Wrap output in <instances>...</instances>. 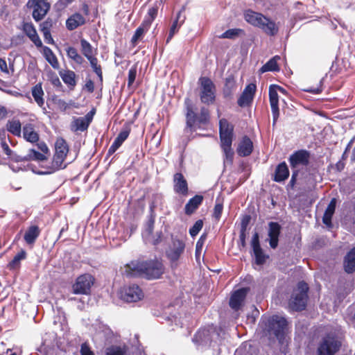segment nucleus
<instances>
[{
	"label": "nucleus",
	"instance_id": "obj_1",
	"mask_svg": "<svg viewBox=\"0 0 355 355\" xmlns=\"http://www.w3.org/2000/svg\"><path fill=\"white\" fill-rule=\"evenodd\" d=\"M260 326L269 337H275L279 341L284 338L287 321L285 318L274 315L270 317H262Z\"/></svg>",
	"mask_w": 355,
	"mask_h": 355
},
{
	"label": "nucleus",
	"instance_id": "obj_2",
	"mask_svg": "<svg viewBox=\"0 0 355 355\" xmlns=\"http://www.w3.org/2000/svg\"><path fill=\"white\" fill-rule=\"evenodd\" d=\"M186 106V119L187 129H189L191 132L196 130V126L198 128L202 124H205L209 121V112L208 109L205 107H201L200 113L198 116L193 109V105L189 98H186L184 101Z\"/></svg>",
	"mask_w": 355,
	"mask_h": 355
},
{
	"label": "nucleus",
	"instance_id": "obj_3",
	"mask_svg": "<svg viewBox=\"0 0 355 355\" xmlns=\"http://www.w3.org/2000/svg\"><path fill=\"white\" fill-rule=\"evenodd\" d=\"M221 329H218L214 325L200 329L193 338V341L199 345L214 346L213 343L220 342Z\"/></svg>",
	"mask_w": 355,
	"mask_h": 355
},
{
	"label": "nucleus",
	"instance_id": "obj_4",
	"mask_svg": "<svg viewBox=\"0 0 355 355\" xmlns=\"http://www.w3.org/2000/svg\"><path fill=\"white\" fill-rule=\"evenodd\" d=\"M308 284L302 281L297 284V288L293 291L289 301L291 309L298 311L304 310L306 306L308 300Z\"/></svg>",
	"mask_w": 355,
	"mask_h": 355
},
{
	"label": "nucleus",
	"instance_id": "obj_5",
	"mask_svg": "<svg viewBox=\"0 0 355 355\" xmlns=\"http://www.w3.org/2000/svg\"><path fill=\"white\" fill-rule=\"evenodd\" d=\"M340 347L341 342L337 336L331 334H327L318 343L316 355H334Z\"/></svg>",
	"mask_w": 355,
	"mask_h": 355
},
{
	"label": "nucleus",
	"instance_id": "obj_6",
	"mask_svg": "<svg viewBox=\"0 0 355 355\" xmlns=\"http://www.w3.org/2000/svg\"><path fill=\"white\" fill-rule=\"evenodd\" d=\"M144 278L154 280L161 278L164 272V266L157 259L144 261Z\"/></svg>",
	"mask_w": 355,
	"mask_h": 355
},
{
	"label": "nucleus",
	"instance_id": "obj_7",
	"mask_svg": "<svg viewBox=\"0 0 355 355\" xmlns=\"http://www.w3.org/2000/svg\"><path fill=\"white\" fill-rule=\"evenodd\" d=\"M200 83V98L202 103L207 105L212 104L215 101V86L210 78L201 77Z\"/></svg>",
	"mask_w": 355,
	"mask_h": 355
},
{
	"label": "nucleus",
	"instance_id": "obj_8",
	"mask_svg": "<svg viewBox=\"0 0 355 355\" xmlns=\"http://www.w3.org/2000/svg\"><path fill=\"white\" fill-rule=\"evenodd\" d=\"M26 6L32 10V17L36 22L42 20L51 8L47 0H28Z\"/></svg>",
	"mask_w": 355,
	"mask_h": 355
},
{
	"label": "nucleus",
	"instance_id": "obj_9",
	"mask_svg": "<svg viewBox=\"0 0 355 355\" xmlns=\"http://www.w3.org/2000/svg\"><path fill=\"white\" fill-rule=\"evenodd\" d=\"M94 281V277L89 274L80 275L72 285L73 293L76 295L89 294Z\"/></svg>",
	"mask_w": 355,
	"mask_h": 355
},
{
	"label": "nucleus",
	"instance_id": "obj_10",
	"mask_svg": "<svg viewBox=\"0 0 355 355\" xmlns=\"http://www.w3.org/2000/svg\"><path fill=\"white\" fill-rule=\"evenodd\" d=\"M254 257V263L262 266L269 259L270 257L261 248L258 232H254L250 242Z\"/></svg>",
	"mask_w": 355,
	"mask_h": 355
},
{
	"label": "nucleus",
	"instance_id": "obj_11",
	"mask_svg": "<svg viewBox=\"0 0 355 355\" xmlns=\"http://www.w3.org/2000/svg\"><path fill=\"white\" fill-rule=\"evenodd\" d=\"M120 297L126 302H136L144 297V293L138 285L132 284L121 291Z\"/></svg>",
	"mask_w": 355,
	"mask_h": 355
},
{
	"label": "nucleus",
	"instance_id": "obj_12",
	"mask_svg": "<svg viewBox=\"0 0 355 355\" xmlns=\"http://www.w3.org/2000/svg\"><path fill=\"white\" fill-rule=\"evenodd\" d=\"M311 153L306 150H298L290 155L288 161L292 169L298 166H306L309 164Z\"/></svg>",
	"mask_w": 355,
	"mask_h": 355
},
{
	"label": "nucleus",
	"instance_id": "obj_13",
	"mask_svg": "<svg viewBox=\"0 0 355 355\" xmlns=\"http://www.w3.org/2000/svg\"><path fill=\"white\" fill-rule=\"evenodd\" d=\"M144 261L133 260L124 266L122 273L128 277H144Z\"/></svg>",
	"mask_w": 355,
	"mask_h": 355
},
{
	"label": "nucleus",
	"instance_id": "obj_14",
	"mask_svg": "<svg viewBox=\"0 0 355 355\" xmlns=\"http://www.w3.org/2000/svg\"><path fill=\"white\" fill-rule=\"evenodd\" d=\"M220 144H232L234 127L225 119L219 121Z\"/></svg>",
	"mask_w": 355,
	"mask_h": 355
},
{
	"label": "nucleus",
	"instance_id": "obj_15",
	"mask_svg": "<svg viewBox=\"0 0 355 355\" xmlns=\"http://www.w3.org/2000/svg\"><path fill=\"white\" fill-rule=\"evenodd\" d=\"M249 291L250 288L247 287L236 290L230 297V306L234 311H239L242 306Z\"/></svg>",
	"mask_w": 355,
	"mask_h": 355
},
{
	"label": "nucleus",
	"instance_id": "obj_16",
	"mask_svg": "<svg viewBox=\"0 0 355 355\" xmlns=\"http://www.w3.org/2000/svg\"><path fill=\"white\" fill-rule=\"evenodd\" d=\"M22 31L37 48L42 46V40L32 22H24L22 24Z\"/></svg>",
	"mask_w": 355,
	"mask_h": 355
},
{
	"label": "nucleus",
	"instance_id": "obj_17",
	"mask_svg": "<svg viewBox=\"0 0 355 355\" xmlns=\"http://www.w3.org/2000/svg\"><path fill=\"white\" fill-rule=\"evenodd\" d=\"M281 229V225L277 222H270L268 223V241L270 248L272 249H275L278 245Z\"/></svg>",
	"mask_w": 355,
	"mask_h": 355
},
{
	"label": "nucleus",
	"instance_id": "obj_18",
	"mask_svg": "<svg viewBox=\"0 0 355 355\" xmlns=\"http://www.w3.org/2000/svg\"><path fill=\"white\" fill-rule=\"evenodd\" d=\"M245 20L252 26L259 28L263 21H266V17L260 12L247 10L244 12Z\"/></svg>",
	"mask_w": 355,
	"mask_h": 355
},
{
	"label": "nucleus",
	"instance_id": "obj_19",
	"mask_svg": "<svg viewBox=\"0 0 355 355\" xmlns=\"http://www.w3.org/2000/svg\"><path fill=\"white\" fill-rule=\"evenodd\" d=\"M173 189L176 193L185 196L188 193V184L181 173H176L173 176Z\"/></svg>",
	"mask_w": 355,
	"mask_h": 355
},
{
	"label": "nucleus",
	"instance_id": "obj_20",
	"mask_svg": "<svg viewBox=\"0 0 355 355\" xmlns=\"http://www.w3.org/2000/svg\"><path fill=\"white\" fill-rule=\"evenodd\" d=\"M185 248L184 243L180 239H173L172 247L168 252V257L172 261L179 259Z\"/></svg>",
	"mask_w": 355,
	"mask_h": 355
},
{
	"label": "nucleus",
	"instance_id": "obj_21",
	"mask_svg": "<svg viewBox=\"0 0 355 355\" xmlns=\"http://www.w3.org/2000/svg\"><path fill=\"white\" fill-rule=\"evenodd\" d=\"M253 150V143L248 137L244 136L239 143L236 153L240 157L249 156Z\"/></svg>",
	"mask_w": 355,
	"mask_h": 355
},
{
	"label": "nucleus",
	"instance_id": "obj_22",
	"mask_svg": "<svg viewBox=\"0 0 355 355\" xmlns=\"http://www.w3.org/2000/svg\"><path fill=\"white\" fill-rule=\"evenodd\" d=\"M259 28L268 36H275L279 32L278 25L267 17L266 21H263Z\"/></svg>",
	"mask_w": 355,
	"mask_h": 355
},
{
	"label": "nucleus",
	"instance_id": "obj_23",
	"mask_svg": "<svg viewBox=\"0 0 355 355\" xmlns=\"http://www.w3.org/2000/svg\"><path fill=\"white\" fill-rule=\"evenodd\" d=\"M203 201V197L200 195H196L190 198L184 207V212L187 215H191L198 208Z\"/></svg>",
	"mask_w": 355,
	"mask_h": 355
},
{
	"label": "nucleus",
	"instance_id": "obj_24",
	"mask_svg": "<svg viewBox=\"0 0 355 355\" xmlns=\"http://www.w3.org/2000/svg\"><path fill=\"white\" fill-rule=\"evenodd\" d=\"M85 19L80 13H75L70 16L66 21V26L68 30L73 31L78 26L85 24Z\"/></svg>",
	"mask_w": 355,
	"mask_h": 355
},
{
	"label": "nucleus",
	"instance_id": "obj_25",
	"mask_svg": "<svg viewBox=\"0 0 355 355\" xmlns=\"http://www.w3.org/2000/svg\"><path fill=\"white\" fill-rule=\"evenodd\" d=\"M289 176V170L285 162L279 164L275 169L274 180L281 182L286 180Z\"/></svg>",
	"mask_w": 355,
	"mask_h": 355
},
{
	"label": "nucleus",
	"instance_id": "obj_26",
	"mask_svg": "<svg viewBox=\"0 0 355 355\" xmlns=\"http://www.w3.org/2000/svg\"><path fill=\"white\" fill-rule=\"evenodd\" d=\"M23 136L27 141L31 143H35L39 141V135L31 123H26L23 127Z\"/></svg>",
	"mask_w": 355,
	"mask_h": 355
},
{
	"label": "nucleus",
	"instance_id": "obj_27",
	"mask_svg": "<svg viewBox=\"0 0 355 355\" xmlns=\"http://www.w3.org/2000/svg\"><path fill=\"white\" fill-rule=\"evenodd\" d=\"M344 268L347 273H352L355 271V247L345 257Z\"/></svg>",
	"mask_w": 355,
	"mask_h": 355
},
{
	"label": "nucleus",
	"instance_id": "obj_28",
	"mask_svg": "<svg viewBox=\"0 0 355 355\" xmlns=\"http://www.w3.org/2000/svg\"><path fill=\"white\" fill-rule=\"evenodd\" d=\"M336 205V200L335 198H332L324 213L322 222L327 226L331 225V218L335 212Z\"/></svg>",
	"mask_w": 355,
	"mask_h": 355
},
{
	"label": "nucleus",
	"instance_id": "obj_29",
	"mask_svg": "<svg viewBox=\"0 0 355 355\" xmlns=\"http://www.w3.org/2000/svg\"><path fill=\"white\" fill-rule=\"evenodd\" d=\"M268 93L271 112H275L277 109H279V96L276 85H271L270 86Z\"/></svg>",
	"mask_w": 355,
	"mask_h": 355
},
{
	"label": "nucleus",
	"instance_id": "obj_30",
	"mask_svg": "<svg viewBox=\"0 0 355 355\" xmlns=\"http://www.w3.org/2000/svg\"><path fill=\"white\" fill-rule=\"evenodd\" d=\"M32 96L38 105L39 107H42L44 110H45V107H43L44 104V100L43 98L44 91L42 87V85L40 83L37 84L32 88Z\"/></svg>",
	"mask_w": 355,
	"mask_h": 355
},
{
	"label": "nucleus",
	"instance_id": "obj_31",
	"mask_svg": "<svg viewBox=\"0 0 355 355\" xmlns=\"http://www.w3.org/2000/svg\"><path fill=\"white\" fill-rule=\"evenodd\" d=\"M40 234L39 227L36 225L31 226L25 232L24 239L27 244H33Z\"/></svg>",
	"mask_w": 355,
	"mask_h": 355
},
{
	"label": "nucleus",
	"instance_id": "obj_32",
	"mask_svg": "<svg viewBox=\"0 0 355 355\" xmlns=\"http://www.w3.org/2000/svg\"><path fill=\"white\" fill-rule=\"evenodd\" d=\"M65 158L66 157L62 155H54L51 171L48 172H41L40 174H49L60 169L64 168L67 166L66 164H63Z\"/></svg>",
	"mask_w": 355,
	"mask_h": 355
},
{
	"label": "nucleus",
	"instance_id": "obj_33",
	"mask_svg": "<svg viewBox=\"0 0 355 355\" xmlns=\"http://www.w3.org/2000/svg\"><path fill=\"white\" fill-rule=\"evenodd\" d=\"M236 80L232 76H229L225 78V86L223 88V95L225 98H230L233 92L236 90Z\"/></svg>",
	"mask_w": 355,
	"mask_h": 355
},
{
	"label": "nucleus",
	"instance_id": "obj_34",
	"mask_svg": "<svg viewBox=\"0 0 355 355\" xmlns=\"http://www.w3.org/2000/svg\"><path fill=\"white\" fill-rule=\"evenodd\" d=\"M279 59L280 57L279 55H275V57L272 58L261 67L260 71L261 73H265L267 71H279V67L277 64V60Z\"/></svg>",
	"mask_w": 355,
	"mask_h": 355
},
{
	"label": "nucleus",
	"instance_id": "obj_35",
	"mask_svg": "<svg viewBox=\"0 0 355 355\" xmlns=\"http://www.w3.org/2000/svg\"><path fill=\"white\" fill-rule=\"evenodd\" d=\"M89 124L84 117H78L72 121L71 130L73 131L84 132L87 130Z\"/></svg>",
	"mask_w": 355,
	"mask_h": 355
},
{
	"label": "nucleus",
	"instance_id": "obj_36",
	"mask_svg": "<svg viewBox=\"0 0 355 355\" xmlns=\"http://www.w3.org/2000/svg\"><path fill=\"white\" fill-rule=\"evenodd\" d=\"M26 258V252L24 250H21L20 252H19L12 259L11 261H10L8 265L7 268L10 270H15L20 266V262L21 261L25 259Z\"/></svg>",
	"mask_w": 355,
	"mask_h": 355
},
{
	"label": "nucleus",
	"instance_id": "obj_37",
	"mask_svg": "<svg viewBox=\"0 0 355 355\" xmlns=\"http://www.w3.org/2000/svg\"><path fill=\"white\" fill-rule=\"evenodd\" d=\"M224 153V164L232 165L234 159V150L232 148V144H220Z\"/></svg>",
	"mask_w": 355,
	"mask_h": 355
},
{
	"label": "nucleus",
	"instance_id": "obj_38",
	"mask_svg": "<svg viewBox=\"0 0 355 355\" xmlns=\"http://www.w3.org/2000/svg\"><path fill=\"white\" fill-rule=\"evenodd\" d=\"M43 48V54L46 61L54 68L57 69L59 67L58 59L52 50L48 46H42Z\"/></svg>",
	"mask_w": 355,
	"mask_h": 355
},
{
	"label": "nucleus",
	"instance_id": "obj_39",
	"mask_svg": "<svg viewBox=\"0 0 355 355\" xmlns=\"http://www.w3.org/2000/svg\"><path fill=\"white\" fill-rule=\"evenodd\" d=\"M55 155L67 157L69 151V146L64 139L59 138L56 140L55 144Z\"/></svg>",
	"mask_w": 355,
	"mask_h": 355
},
{
	"label": "nucleus",
	"instance_id": "obj_40",
	"mask_svg": "<svg viewBox=\"0 0 355 355\" xmlns=\"http://www.w3.org/2000/svg\"><path fill=\"white\" fill-rule=\"evenodd\" d=\"M66 52L67 56L73 60L76 63L82 64L85 62L83 57L78 53L76 48L73 46H69L66 49Z\"/></svg>",
	"mask_w": 355,
	"mask_h": 355
},
{
	"label": "nucleus",
	"instance_id": "obj_41",
	"mask_svg": "<svg viewBox=\"0 0 355 355\" xmlns=\"http://www.w3.org/2000/svg\"><path fill=\"white\" fill-rule=\"evenodd\" d=\"M26 161H37L41 162L46 159V157L43 153L31 148L28 150V154L25 156Z\"/></svg>",
	"mask_w": 355,
	"mask_h": 355
},
{
	"label": "nucleus",
	"instance_id": "obj_42",
	"mask_svg": "<svg viewBox=\"0 0 355 355\" xmlns=\"http://www.w3.org/2000/svg\"><path fill=\"white\" fill-rule=\"evenodd\" d=\"M7 130L15 136H20L21 125L19 120L9 121L7 123Z\"/></svg>",
	"mask_w": 355,
	"mask_h": 355
},
{
	"label": "nucleus",
	"instance_id": "obj_43",
	"mask_svg": "<svg viewBox=\"0 0 355 355\" xmlns=\"http://www.w3.org/2000/svg\"><path fill=\"white\" fill-rule=\"evenodd\" d=\"M150 26L144 25V22L136 29L135 34L133 35L131 42L133 45L136 44L137 41L141 40L144 34L148 31Z\"/></svg>",
	"mask_w": 355,
	"mask_h": 355
},
{
	"label": "nucleus",
	"instance_id": "obj_44",
	"mask_svg": "<svg viewBox=\"0 0 355 355\" xmlns=\"http://www.w3.org/2000/svg\"><path fill=\"white\" fill-rule=\"evenodd\" d=\"M81 52L87 59L94 57L93 47L91 44L85 39L80 40Z\"/></svg>",
	"mask_w": 355,
	"mask_h": 355
},
{
	"label": "nucleus",
	"instance_id": "obj_45",
	"mask_svg": "<svg viewBox=\"0 0 355 355\" xmlns=\"http://www.w3.org/2000/svg\"><path fill=\"white\" fill-rule=\"evenodd\" d=\"M158 12V8L157 6L150 7L148 10L147 15L145 17L143 22L144 25L151 26L153 20L156 18Z\"/></svg>",
	"mask_w": 355,
	"mask_h": 355
},
{
	"label": "nucleus",
	"instance_id": "obj_46",
	"mask_svg": "<svg viewBox=\"0 0 355 355\" xmlns=\"http://www.w3.org/2000/svg\"><path fill=\"white\" fill-rule=\"evenodd\" d=\"M295 8L299 10V12L295 13L293 15V18L295 20H301L306 18V12L307 10V7L303 5L301 2L297 1L294 5Z\"/></svg>",
	"mask_w": 355,
	"mask_h": 355
},
{
	"label": "nucleus",
	"instance_id": "obj_47",
	"mask_svg": "<svg viewBox=\"0 0 355 355\" xmlns=\"http://www.w3.org/2000/svg\"><path fill=\"white\" fill-rule=\"evenodd\" d=\"M180 17H181V12H178L175 20L173 22V24L171 25L168 36L166 39L167 43L172 39L174 34L178 31V28L180 27V26L184 22V19H182V21H180V22H179Z\"/></svg>",
	"mask_w": 355,
	"mask_h": 355
},
{
	"label": "nucleus",
	"instance_id": "obj_48",
	"mask_svg": "<svg viewBox=\"0 0 355 355\" xmlns=\"http://www.w3.org/2000/svg\"><path fill=\"white\" fill-rule=\"evenodd\" d=\"M0 70L8 76H12L15 71L14 63L10 62L8 67L6 60L0 58Z\"/></svg>",
	"mask_w": 355,
	"mask_h": 355
},
{
	"label": "nucleus",
	"instance_id": "obj_49",
	"mask_svg": "<svg viewBox=\"0 0 355 355\" xmlns=\"http://www.w3.org/2000/svg\"><path fill=\"white\" fill-rule=\"evenodd\" d=\"M53 103L61 110L66 111L70 106L73 105L74 102L73 101H70L69 103H67L65 101L59 98L58 96H54L53 98Z\"/></svg>",
	"mask_w": 355,
	"mask_h": 355
},
{
	"label": "nucleus",
	"instance_id": "obj_50",
	"mask_svg": "<svg viewBox=\"0 0 355 355\" xmlns=\"http://www.w3.org/2000/svg\"><path fill=\"white\" fill-rule=\"evenodd\" d=\"M75 76L76 75L73 71H67L62 76V79L65 84L73 87L76 85Z\"/></svg>",
	"mask_w": 355,
	"mask_h": 355
},
{
	"label": "nucleus",
	"instance_id": "obj_51",
	"mask_svg": "<svg viewBox=\"0 0 355 355\" xmlns=\"http://www.w3.org/2000/svg\"><path fill=\"white\" fill-rule=\"evenodd\" d=\"M253 98H252L251 96L243 92L238 99L237 103L240 107H243L250 105L253 101Z\"/></svg>",
	"mask_w": 355,
	"mask_h": 355
},
{
	"label": "nucleus",
	"instance_id": "obj_52",
	"mask_svg": "<svg viewBox=\"0 0 355 355\" xmlns=\"http://www.w3.org/2000/svg\"><path fill=\"white\" fill-rule=\"evenodd\" d=\"M129 134L130 131L128 130L121 131L113 142L114 146H116L119 148L122 145V144L127 139V138L129 136Z\"/></svg>",
	"mask_w": 355,
	"mask_h": 355
},
{
	"label": "nucleus",
	"instance_id": "obj_53",
	"mask_svg": "<svg viewBox=\"0 0 355 355\" xmlns=\"http://www.w3.org/2000/svg\"><path fill=\"white\" fill-rule=\"evenodd\" d=\"M243 31L240 28H232L226 31L219 36V38L234 39Z\"/></svg>",
	"mask_w": 355,
	"mask_h": 355
},
{
	"label": "nucleus",
	"instance_id": "obj_54",
	"mask_svg": "<svg viewBox=\"0 0 355 355\" xmlns=\"http://www.w3.org/2000/svg\"><path fill=\"white\" fill-rule=\"evenodd\" d=\"M97 331L98 334H103V336L105 338V340L112 338L113 335L112 329L108 326L103 324H99Z\"/></svg>",
	"mask_w": 355,
	"mask_h": 355
},
{
	"label": "nucleus",
	"instance_id": "obj_55",
	"mask_svg": "<svg viewBox=\"0 0 355 355\" xmlns=\"http://www.w3.org/2000/svg\"><path fill=\"white\" fill-rule=\"evenodd\" d=\"M203 227V220L201 219L198 220L189 229V234L191 237H195L198 234L200 231Z\"/></svg>",
	"mask_w": 355,
	"mask_h": 355
},
{
	"label": "nucleus",
	"instance_id": "obj_56",
	"mask_svg": "<svg viewBox=\"0 0 355 355\" xmlns=\"http://www.w3.org/2000/svg\"><path fill=\"white\" fill-rule=\"evenodd\" d=\"M125 350L120 346H112L107 349L106 355H125Z\"/></svg>",
	"mask_w": 355,
	"mask_h": 355
},
{
	"label": "nucleus",
	"instance_id": "obj_57",
	"mask_svg": "<svg viewBox=\"0 0 355 355\" xmlns=\"http://www.w3.org/2000/svg\"><path fill=\"white\" fill-rule=\"evenodd\" d=\"M54 21L52 18L48 17L45 21L40 24V30L41 32L51 31L53 27Z\"/></svg>",
	"mask_w": 355,
	"mask_h": 355
},
{
	"label": "nucleus",
	"instance_id": "obj_58",
	"mask_svg": "<svg viewBox=\"0 0 355 355\" xmlns=\"http://www.w3.org/2000/svg\"><path fill=\"white\" fill-rule=\"evenodd\" d=\"M137 72V70L136 66H133L129 69L128 76V87H130L134 83L136 79Z\"/></svg>",
	"mask_w": 355,
	"mask_h": 355
},
{
	"label": "nucleus",
	"instance_id": "obj_59",
	"mask_svg": "<svg viewBox=\"0 0 355 355\" xmlns=\"http://www.w3.org/2000/svg\"><path fill=\"white\" fill-rule=\"evenodd\" d=\"M324 79V77H323L320 80V81L319 83V86L318 87H308L306 89H304V91L306 92H309V93L313 94H320L322 92V84H323Z\"/></svg>",
	"mask_w": 355,
	"mask_h": 355
},
{
	"label": "nucleus",
	"instance_id": "obj_60",
	"mask_svg": "<svg viewBox=\"0 0 355 355\" xmlns=\"http://www.w3.org/2000/svg\"><path fill=\"white\" fill-rule=\"evenodd\" d=\"M223 206L221 203H216L214 208L213 217L216 220H219L221 217L223 212Z\"/></svg>",
	"mask_w": 355,
	"mask_h": 355
},
{
	"label": "nucleus",
	"instance_id": "obj_61",
	"mask_svg": "<svg viewBox=\"0 0 355 355\" xmlns=\"http://www.w3.org/2000/svg\"><path fill=\"white\" fill-rule=\"evenodd\" d=\"M73 1L74 0H58L55 4V7L58 10H63L69 4H71Z\"/></svg>",
	"mask_w": 355,
	"mask_h": 355
},
{
	"label": "nucleus",
	"instance_id": "obj_62",
	"mask_svg": "<svg viewBox=\"0 0 355 355\" xmlns=\"http://www.w3.org/2000/svg\"><path fill=\"white\" fill-rule=\"evenodd\" d=\"M206 239H207V234L204 233L200 236V237L199 238L198 241L196 243V254L198 252H200Z\"/></svg>",
	"mask_w": 355,
	"mask_h": 355
},
{
	"label": "nucleus",
	"instance_id": "obj_63",
	"mask_svg": "<svg viewBox=\"0 0 355 355\" xmlns=\"http://www.w3.org/2000/svg\"><path fill=\"white\" fill-rule=\"evenodd\" d=\"M80 352L81 355H95L87 343L81 345Z\"/></svg>",
	"mask_w": 355,
	"mask_h": 355
},
{
	"label": "nucleus",
	"instance_id": "obj_64",
	"mask_svg": "<svg viewBox=\"0 0 355 355\" xmlns=\"http://www.w3.org/2000/svg\"><path fill=\"white\" fill-rule=\"evenodd\" d=\"M256 85L254 83L248 84L244 89L243 92H245V94L251 96L252 98H254L255 92H256Z\"/></svg>",
	"mask_w": 355,
	"mask_h": 355
}]
</instances>
